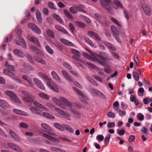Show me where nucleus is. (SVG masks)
Masks as SVG:
<instances>
[{"label": "nucleus", "instance_id": "f257e3e1", "mask_svg": "<svg viewBox=\"0 0 152 152\" xmlns=\"http://www.w3.org/2000/svg\"><path fill=\"white\" fill-rule=\"evenodd\" d=\"M21 93L23 95L22 99L23 101L29 103L33 102V99L35 98L30 93L25 90H22Z\"/></svg>", "mask_w": 152, "mask_h": 152}, {"label": "nucleus", "instance_id": "f03ea898", "mask_svg": "<svg viewBox=\"0 0 152 152\" xmlns=\"http://www.w3.org/2000/svg\"><path fill=\"white\" fill-rule=\"evenodd\" d=\"M59 99L61 101L63 102L68 107H73L78 108H80L81 107V106L80 104L75 103H71L70 102L66 99L64 97H60L59 98Z\"/></svg>", "mask_w": 152, "mask_h": 152}, {"label": "nucleus", "instance_id": "7ed1b4c3", "mask_svg": "<svg viewBox=\"0 0 152 152\" xmlns=\"http://www.w3.org/2000/svg\"><path fill=\"white\" fill-rule=\"evenodd\" d=\"M5 94L10 97V99L16 103L18 104H21V102L18 98L13 92L10 91H6Z\"/></svg>", "mask_w": 152, "mask_h": 152}, {"label": "nucleus", "instance_id": "20e7f679", "mask_svg": "<svg viewBox=\"0 0 152 152\" xmlns=\"http://www.w3.org/2000/svg\"><path fill=\"white\" fill-rule=\"evenodd\" d=\"M100 3L103 7L109 12H111V8L109 6V5L111 3L110 0H101Z\"/></svg>", "mask_w": 152, "mask_h": 152}, {"label": "nucleus", "instance_id": "39448f33", "mask_svg": "<svg viewBox=\"0 0 152 152\" xmlns=\"http://www.w3.org/2000/svg\"><path fill=\"white\" fill-rule=\"evenodd\" d=\"M55 109L57 113L62 116L63 118L68 120H71L70 118L71 115L65 112L58 108H56Z\"/></svg>", "mask_w": 152, "mask_h": 152}, {"label": "nucleus", "instance_id": "423d86ee", "mask_svg": "<svg viewBox=\"0 0 152 152\" xmlns=\"http://www.w3.org/2000/svg\"><path fill=\"white\" fill-rule=\"evenodd\" d=\"M28 26L29 28L32 30L35 33L38 34H40L41 33L40 29L35 24L33 23H28Z\"/></svg>", "mask_w": 152, "mask_h": 152}, {"label": "nucleus", "instance_id": "0eeeda50", "mask_svg": "<svg viewBox=\"0 0 152 152\" xmlns=\"http://www.w3.org/2000/svg\"><path fill=\"white\" fill-rule=\"evenodd\" d=\"M7 145L10 148L18 152H23L22 149L15 144L11 142H8Z\"/></svg>", "mask_w": 152, "mask_h": 152}, {"label": "nucleus", "instance_id": "6e6552de", "mask_svg": "<svg viewBox=\"0 0 152 152\" xmlns=\"http://www.w3.org/2000/svg\"><path fill=\"white\" fill-rule=\"evenodd\" d=\"M33 69V67L29 66L28 64L26 63H23L22 64L20 70L22 72L24 73H26L28 72V69L31 70Z\"/></svg>", "mask_w": 152, "mask_h": 152}, {"label": "nucleus", "instance_id": "1a4fd4ad", "mask_svg": "<svg viewBox=\"0 0 152 152\" xmlns=\"http://www.w3.org/2000/svg\"><path fill=\"white\" fill-rule=\"evenodd\" d=\"M16 44L18 45H20L23 48L26 49L27 46L24 39L22 38L15 40Z\"/></svg>", "mask_w": 152, "mask_h": 152}, {"label": "nucleus", "instance_id": "9d476101", "mask_svg": "<svg viewBox=\"0 0 152 152\" xmlns=\"http://www.w3.org/2000/svg\"><path fill=\"white\" fill-rule=\"evenodd\" d=\"M47 84L52 90L58 92V88L57 86L55 83H52L51 81H48L47 82Z\"/></svg>", "mask_w": 152, "mask_h": 152}, {"label": "nucleus", "instance_id": "9b49d317", "mask_svg": "<svg viewBox=\"0 0 152 152\" xmlns=\"http://www.w3.org/2000/svg\"><path fill=\"white\" fill-rule=\"evenodd\" d=\"M142 9L146 15H149L151 14V9L147 4L144 3L142 5Z\"/></svg>", "mask_w": 152, "mask_h": 152}, {"label": "nucleus", "instance_id": "f8f14e48", "mask_svg": "<svg viewBox=\"0 0 152 152\" xmlns=\"http://www.w3.org/2000/svg\"><path fill=\"white\" fill-rule=\"evenodd\" d=\"M34 83L39 88L42 90L45 89L44 85L41 80L38 78H35L34 79Z\"/></svg>", "mask_w": 152, "mask_h": 152}, {"label": "nucleus", "instance_id": "ddd939ff", "mask_svg": "<svg viewBox=\"0 0 152 152\" xmlns=\"http://www.w3.org/2000/svg\"><path fill=\"white\" fill-rule=\"evenodd\" d=\"M113 7L115 9H121L122 8V6L118 0H114L113 2Z\"/></svg>", "mask_w": 152, "mask_h": 152}, {"label": "nucleus", "instance_id": "4468645a", "mask_svg": "<svg viewBox=\"0 0 152 152\" xmlns=\"http://www.w3.org/2000/svg\"><path fill=\"white\" fill-rule=\"evenodd\" d=\"M87 34L88 36L94 39H97L98 40H101V38L97 34L94 32L91 31H88L87 32Z\"/></svg>", "mask_w": 152, "mask_h": 152}, {"label": "nucleus", "instance_id": "2eb2a0df", "mask_svg": "<svg viewBox=\"0 0 152 152\" xmlns=\"http://www.w3.org/2000/svg\"><path fill=\"white\" fill-rule=\"evenodd\" d=\"M59 98V99H58V98L56 97H53V102L56 104L57 105H58L59 106L61 107L62 108L64 109H65L66 108V107L65 105L62 104L61 103V102H62L64 103L63 102L61 101L59 99V98Z\"/></svg>", "mask_w": 152, "mask_h": 152}, {"label": "nucleus", "instance_id": "dca6fc26", "mask_svg": "<svg viewBox=\"0 0 152 152\" xmlns=\"http://www.w3.org/2000/svg\"><path fill=\"white\" fill-rule=\"evenodd\" d=\"M12 111L14 113L20 115L27 116L28 115L27 113L17 109H13Z\"/></svg>", "mask_w": 152, "mask_h": 152}, {"label": "nucleus", "instance_id": "f3484780", "mask_svg": "<svg viewBox=\"0 0 152 152\" xmlns=\"http://www.w3.org/2000/svg\"><path fill=\"white\" fill-rule=\"evenodd\" d=\"M13 53L15 55L18 57L23 58L24 56L23 53L17 49H14L13 50Z\"/></svg>", "mask_w": 152, "mask_h": 152}, {"label": "nucleus", "instance_id": "a211bd4d", "mask_svg": "<svg viewBox=\"0 0 152 152\" xmlns=\"http://www.w3.org/2000/svg\"><path fill=\"white\" fill-rule=\"evenodd\" d=\"M61 72L67 80L70 82L72 81V78L66 71L65 70H61Z\"/></svg>", "mask_w": 152, "mask_h": 152}, {"label": "nucleus", "instance_id": "6ab92c4d", "mask_svg": "<svg viewBox=\"0 0 152 152\" xmlns=\"http://www.w3.org/2000/svg\"><path fill=\"white\" fill-rule=\"evenodd\" d=\"M9 133L12 136V137L15 139L17 141H20L21 140L19 137L15 133L11 130H10L9 132Z\"/></svg>", "mask_w": 152, "mask_h": 152}, {"label": "nucleus", "instance_id": "aec40b11", "mask_svg": "<svg viewBox=\"0 0 152 152\" xmlns=\"http://www.w3.org/2000/svg\"><path fill=\"white\" fill-rule=\"evenodd\" d=\"M86 50L90 53L89 60H93L94 61H97L98 60V59L95 56V53L92 52L88 49H86Z\"/></svg>", "mask_w": 152, "mask_h": 152}, {"label": "nucleus", "instance_id": "412c9836", "mask_svg": "<svg viewBox=\"0 0 152 152\" xmlns=\"http://www.w3.org/2000/svg\"><path fill=\"white\" fill-rule=\"evenodd\" d=\"M96 56L100 59L105 62L106 61V59L105 58L106 53L105 52H100L98 54H96Z\"/></svg>", "mask_w": 152, "mask_h": 152}, {"label": "nucleus", "instance_id": "4be33fe9", "mask_svg": "<svg viewBox=\"0 0 152 152\" xmlns=\"http://www.w3.org/2000/svg\"><path fill=\"white\" fill-rule=\"evenodd\" d=\"M0 106L4 108H7L9 107V105L6 101L0 99Z\"/></svg>", "mask_w": 152, "mask_h": 152}, {"label": "nucleus", "instance_id": "5701e85b", "mask_svg": "<svg viewBox=\"0 0 152 152\" xmlns=\"http://www.w3.org/2000/svg\"><path fill=\"white\" fill-rule=\"evenodd\" d=\"M51 74L53 78L57 81L60 83L61 82V78L56 72L54 71H52L51 72Z\"/></svg>", "mask_w": 152, "mask_h": 152}, {"label": "nucleus", "instance_id": "b1692460", "mask_svg": "<svg viewBox=\"0 0 152 152\" xmlns=\"http://www.w3.org/2000/svg\"><path fill=\"white\" fill-rule=\"evenodd\" d=\"M31 49L33 52L36 53L38 54L41 55H44L43 52L40 49L37 48L34 46H31Z\"/></svg>", "mask_w": 152, "mask_h": 152}, {"label": "nucleus", "instance_id": "393cba45", "mask_svg": "<svg viewBox=\"0 0 152 152\" xmlns=\"http://www.w3.org/2000/svg\"><path fill=\"white\" fill-rule=\"evenodd\" d=\"M34 104L36 107L38 108L45 110H48V108L47 107H46L45 106L41 104L39 102H34Z\"/></svg>", "mask_w": 152, "mask_h": 152}, {"label": "nucleus", "instance_id": "a878e982", "mask_svg": "<svg viewBox=\"0 0 152 152\" xmlns=\"http://www.w3.org/2000/svg\"><path fill=\"white\" fill-rule=\"evenodd\" d=\"M3 72L6 75H8L12 78H15V75L7 69H4Z\"/></svg>", "mask_w": 152, "mask_h": 152}, {"label": "nucleus", "instance_id": "bb28decb", "mask_svg": "<svg viewBox=\"0 0 152 152\" xmlns=\"http://www.w3.org/2000/svg\"><path fill=\"white\" fill-rule=\"evenodd\" d=\"M55 28L57 30L63 32L65 34H68V32L64 28L58 25H56Z\"/></svg>", "mask_w": 152, "mask_h": 152}, {"label": "nucleus", "instance_id": "cd10ccee", "mask_svg": "<svg viewBox=\"0 0 152 152\" xmlns=\"http://www.w3.org/2000/svg\"><path fill=\"white\" fill-rule=\"evenodd\" d=\"M60 41L64 44L66 45L73 46L74 45V44L72 42L64 39H61Z\"/></svg>", "mask_w": 152, "mask_h": 152}, {"label": "nucleus", "instance_id": "c85d7f7f", "mask_svg": "<svg viewBox=\"0 0 152 152\" xmlns=\"http://www.w3.org/2000/svg\"><path fill=\"white\" fill-rule=\"evenodd\" d=\"M42 135L43 137L50 140H52L54 142H58L59 141V140L57 139L52 137L48 134L44 133L42 134Z\"/></svg>", "mask_w": 152, "mask_h": 152}, {"label": "nucleus", "instance_id": "c756f323", "mask_svg": "<svg viewBox=\"0 0 152 152\" xmlns=\"http://www.w3.org/2000/svg\"><path fill=\"white\" fill-rule=\"evenodd\" d=\"M35 14L37 20L40 23L42 22V20L41 18V13L39 10H36Z\"/></svg>", "mask_w": 152, "mask_h": 152}, {"label": "nucleus", "instance_id": "7c9ffc66", "mask_svg": "<svg viewBox=\"0 0 152 152\" xmlns=\"http://www.w3.org/2000/svg\"><path fill=\"white\" fill-rule=\"evenodd\" d=\"M29 40L31 42H33L36 46L40 47L39 43L37 39L34 37H31Z\"/></svg>", "mask_w": 152, "mask_h": 152}, {"label": "nucleus", "instance_id": "2f4dec72", "mask_svg": "<svg viewBox=\"0 0 152 152\" xmlns=\"http://www.w3.org/2000/svg\"><path fill=\"white\" fill-rule=\"evenodd\" d=\"M29 109L34 114H37L39 115L41 114V112L39 110L35 107H31Z\"/></svg>", "mask_w": 152, "mask_h": 152}, {"label": "nucleus", "instance_id": "473e14b6", "mask_svg": "<svg viewBox=\"0 0 152 152\" xmlns=\"http://www.w3.org/2000/svg\"><path fill=\"white\" fill-rule=\"evenodd\" d=\"M53 17L56 20L58 21L61 23H63L64 21L57 14L53 13Z\"/></svg>", "mask_w": 152, "mask_h": 152}, {"label": "nucleus", "instance_id": "72a5a7b5", "mask_svg": "<svg viewBox=\"0 0 152 152\" xmlns=\"http://www.w3.org/2000/svg\"><path fill=\"white\" fill-rule=\"evenodd\" d=\"M104 44L109 49L114 51L116 50V48L110 43L108 42H105L104 43Z\"/></svg>", "mask_w": 152, "mask_h": 152}, {"label": "nucleus", "instance_id": "f704fd0d", "mask_svg": "<svg viewBox=\"0 0 152 152\" xmlns=\"http://www.w3.org/2000/svg\"><path fill=\"white\" fill-rule=\"evenodd\" d=\"M22 78L23 80L26 81L29 84L32 86L33 85V83L31 81L30 79L28 78V76L26 75H23L22 76Z\"/></svg>", "mask_w": 152, "mask_h": 152}, {"label": "nucleus", "instance_id": "c9c22d12", "mask_svg": "<svg viewBox=\"0 0 152 152\" xmlns=\"http://www.w3.org/2000/svg\"><path fill=\"white\" fill-rule=\"evenodd\" d=\"M46 33L51 38H53L55 37V34L50 29H47L46 31Z\"/></svg>", "mask_w": 152, "mask_h": 152}, {"label": "nucleus", "instance_id": "e433bc0d", "mask_svg": "<svg viewBox=\"0 0 152 152\" xmlns=\"http://www.w3.org/2000/svg\"><path fill=\"white\" fill-rule=\"evenodd\" d=\"M45 48L47 51L50 54L52 55L54 53L53 50L48 45H46Z\"/></svg>", "mask_w": 152, "mask_h": 152}, {"label": "nucleus", "instance_id": "4c0bfd02", "mask_svg": "<svg viewBox=\"0 0 152 152\" xmlns=\"http://www.w3.org/2000/svg\"><path fill=\"white\" fill-rule=\"evenodd\" d=\"M38 95L40 97L44 99H49V96L47 94L45 93H40Z\"/></svg>", "mask_w": 152, "mask_h": 152}, {"label": "nucleus", "instance_id": "58836bf2", "mask_svg": "<svg viewBox=\"0 0 152 152\" xmlns=\"http://www.w3.org/2000/svg\"><path fill=\"white\" fill-rule=\"evenodd\" d=\"M80 28H83L86 26L85 24L78 21H75L74 22Z\"/></svg>", "mask_w": 152, "mask_h": 152}, {"label": "nucleus", "instance_id": "ea45409f", "mask_svg": "<svg viewBox=\"0 0 152 152\" xmlns=\"http://www.w3.org/2000/svg\"><path fill=\"white\" fill-rule=\"evenodd\" d=\"M110 19L113 23H115L117 26L120 27L122 26V25L115 18L113 17H111Z\"/></svg>", "mask_w": 152, "mask_h": 152}, {"label": "nucleus", "instance_id": "a19ab883", "mask_svg": "<svg viewBox=\"0 0 152 152\" xmlns=\"http://www.w3.org/2000/svg\"><path fill=\"white\" fill-rule=\"evenodd\" d=\"M71 51L72 53L78 57H80L81 56V53L77 50L74 49H71Z\"/></svg>", "mask_w": 152, "mask_h": 152}, {"label": "nucleus", "instance_id": "79ce46f5", "mask_svg": "<svg viewBox=\"0 0 152 152\" xmlns=\"http://www.w3.org/2000/svg\"><path fill=\"white\" fill-rule=\"evenodd\" d=\"M64 12L67 17L70 19H73V17L67 10H64Z\"/></svg>", "mask_w": 152, "mask_h": 152}, {"label": "nucleus", "instance_id": "37998d69", "mask_svg": "<svg viewBox=\"0 0 152 152\" xmlns=\"http://www.w3.org/2000/svg\"><path fill=\"white\" fill-rule=\"evenodd\" d=\"M43 115L45 117L51 119H54L55 118L54 116L51 114L47 113H44Z\"/></svg>", "mask_w": 152, "mask_h": 152}, {"label": "nucleus", "instance_id": "c03bdc74", "mask_svg": "<svg viewBox=\"0 0 152 152\" xmlns=\"http://www.w3.org/2000/svg\"><path fill=\"white\" fill-rule=\"evenodd\" d=\"M75 90L77 92V94L80 96V97H79V98L80 99L82 98H85V96L81 91L76 88H75Z\"/></svg>", "mask_w": 152, "mask_h": 152}, {"label": "nucleus", "instance_id": "a18cd8bd", "mask_svg": "<svg viewBox=\"0 0 152 152\" xmlns=\"http://www.w3.org/2000/svg\"><path fill=\"white\" fill-rule=\"evenodd\" d=\"M50 149L52 151H55L57 152H66V151L64 150L54 147H50Z\"/></svg>", "mask_w": 152, "mask_h": 152}, {"label": "nucleus", "instance_id": "49530a36", "mask_svg": "<svg viewBox=\"0 0 152 152\" xmlns=\"http://www.w3.org/2000/svg\"><path fill=\"white\" fill-rule=\"evenodd\" d=\"M35 58L37 62L41 63L43 64H45V61L42 58L39 57H35Z\"/></svg>", "mask_w": 152, "mask_h": 152}, {"label": "nucleus", "instance_id": "de8ad7c7", "mask_svg": "<svg viewBox=\"0 0 152 152\" xmlns=\"http://www.w3.org/2000/svg\"><path fill=\"white\" fill-rule=\"evenodd\" d=\"M110 28L112 31L114 33L113 34L115 35H118V32L115 27L113 26H111Z\"/></svg>", "mask_w": 152, "mask_h": 152}, {"label": "nucleus", "instance_id": "09e8293b", "mask_svg": "<svg viewBox=\"0 0 152 152\" xmlns=\"http://www.w3.org/2000/svg\"><path fill=\"white\" fill-rule=\"evenodd\" d=\"M63 127L67 129L69 132L71 133H73L74 132V130L73 129L67 125H63Z\"/></svg>", "mask_w": 152, "mask_h": 152}, {"label": "nucleus", "instance_id": "8fccbe9b", "mask_svg": "<svg viewBox=\"0 0 152 152\" xmlns=\"http://www.w3.org/2000/svg\"><path fill=\"white\" fill-rule=\"evenodd\" d=\"M133 76L136 81H138L139 80V77L137 73L135 72H133Z\"/></svg>", "mask_w": 152, "mask_h": 152}, {"label": "nucleus", "instance_id": "3c124183", "mask_svg": "<svg viewBox=\"0 0 152 152\" xmlns=\"http://www.w3.org/2000/svg\"><path fill=\"white\" fill-rule=\"evenodd\" d=\"M5 65L6 67L12 71H15V68L13 66L10 65L8 63V62L6 61L5 63Z\"/></svg>", "mask_w": 152, "mask_h": 152}, {"label": "nucleus", "instance_id": "603ef678", "mask_svg": "<svg viewBox=\"0 0 152 152\" xmlns=\"http://www.w3.org/2000/svg\"><path fill=\"white\" fill-rule=\"evenodd\" d=\"M137 119L140 121H143L144 118V115L141 113H138L137 115Z\"/></svg>", "mask_w": 152, "mask_h": 152}, {"label": "nucleus", "instance_id": "864d4df0", "mask_svg": "<svg viewBox=\"0 0 152 152\" xmlns=\"http://www.w3.org/2000/svg\"><path fill=\"white\" fill-rule=\"evenodd\" d=\"M94 18L98 21L100 22L102 21L101 20L102 17V16L99 14L97 13L95 14L94 15Z\"/></svg>", "mask_w": 152, "mask_h": 152}, {"label": "nucleus", "instance_id": "5fc2aeb1", "mask_svg": "<svg viewBox=\"0 0 152 152\" xmlns=\"http://www.w3.org/2000/svg\"><path fill=\"white\" fill-rule=\"evenodd\" d=\"M84 40L86 42L91 46H94V44L92 41L87 37H86L84 38Z\"/></svg>", "mask_w": 152, "mask_h": 152}, {"label": "nucleus", "instance_id": "6e6d98bb", "mask_svg": "<svg viewBox=\"0 0 152 152\" xmlns=\"http://www.w3.org/2000/svg\"><path fill=\"white\" fill-rule=\"evenodd\" d=\"M38 75L41 77L43 79H48V77L47 75H46L44 73L41 72H39L38 73Z\"/></svg>", "mask_w": 152, "mask_h": 152}, {"label": "nucleus", "instance_id": "4d7b16f0", "mask_svg": "<svg viewBox=\"0 0 152 152\" xmlns=\"http://www.w3.org/2000/svg\"><path fill=\"white\" fill-rule=\"evenodd\" d=\"M86 78L91 83L94 85L96 86H98V84L92 79L90 78L89 77H86Z\"/></svg>", "mask_w": 152, "mask_h": 152}, {"label": "nucleus", "instance_id": "13d9d810", "mask_svg": "<svg viewBox=\"0 0 152 152\" xmlns=\"http://www.w3.org/2000/svg\"><path fill=\"white\" fill-rule=\"evenodd\" d=\"M47 131H45L47 133L52 135H55L56 134L54 132L53 129L51 128H50L49 129L47 130Z\"/></svg>", "mask_w": 152, "mask_h": 152}, {"label": "nucleus", "instance_id": "bf43d9fd", "mask_svg": "<svg viewBox=\"0 0 152 152\" xmlns=\"http://www.w3.org/2000/svg\"><path fill=\"white\" fill-rule=\"evenodd\" d=\"M41 126L42 128L47 130H48L50 128L48 125L44 123H42Z\"/></svg>", "mask_w": 152, "mask_h": 152}, {"label": "nucleus", "instance_id": "052dcab7", "mask_svg": "<svg viewBox=\"0 0 152 152\" xmlns=\"http://www.w3.org/2000/svg\"><path fill=\"white\" fill-rule=\"evenodd\" d=\"M110 138V135L109 134H107L105 137V141L107 145L109 143Z\"/></svg>", "mask_w": 152, "mask_h": 152}, {"label": "nucleus", "instance_id": "680f3d73", "mask_svg": "<svg viewBox=\"0 0 152 152\" xmlns=\"http://www.w3.org/2000/svg\"><path fill=\"white\" fill-rule=\"evenodd\" d=\"M107 115L108 117L112 118H114L115 116L114 113L111 112H108L107 113Z\"/></svg>", "mask_w": 152, "mask_h": 152}, {"label": "nucleus", "instance_id": "e2e57ef3", "mask_svg": "<svg viewBox=\"0 0 152 152\" xmlns=\"http://www.w3.org/2000/svg\"><path fill=\"white\" fill-rule=\"evenodd\" d=\"M118 114L121 117L124 116L126 115V112L125 111L120 110L119 111Z\"/></svg>", "mask_w": 152, "mask_h": 152}, {"label": "nucleus", "instance_id": "0e129e2a", "mask_svg": "<svg viewBox=\"0 0 152 152\" xmlns=\"http://www.w3.org/2000/svg\"><path fill=\"white\" fill-rule=\"evenodd\" d=\"M54 125L55 127L58 129L61 130L63 131V127H62L59 124L57 123H55Z\"/></svg>", "mask_w": 152, "mask_h": 152}, {"label": "nucleus", "instance_id": "69168bd1", "mask_svg": "<svg viewBox=\"0 0 152 152\" xmlns=\"http://www.w3.org/2000/svg\"><path fill=\"white\" fill-rule=\"evenodd\" d=\"M111 54V56L115 58L118 59L119 58V56L115 53L112 52Z\"/></svg>", "mask_w": 152, "mask_h": 152}, {"label": "nucleus", "instance_id": "338daca9", "mask_svg": "<svg viewBox=\"0 0 152 152\" xmlns=\"http://www.w3.org/2000/svg\"><path fill=\"white\" fill-rule=\"evenodd\" d=\"M48 5L50 8L51 9L55 10H56V8L55 7L54 5L51 2H49L48 3Z\"/></svg>", "mask_w": 152, "mask_h": 152}, {"label": "nucleus", "instance_id": "774afa93", "mask_svg": "<svg viewBox=\"0 0 152 152\" xmlns=\"http://www.w3.org/2000/svg\"><path fill=\"white\" fill-rule=\"evenodd\" d=\"M20 126L23 128H27L28 127L27 125L24 122H21L20 124Z\"/></svg>", "mask_w": 152, "mask_h": 152}]
</instances>
